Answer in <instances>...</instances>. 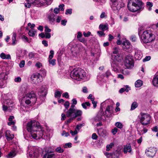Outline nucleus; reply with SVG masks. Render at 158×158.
<instances>
[{
    "mask_svg": "<svg viewBox=\"0 0 158 158\" xmlns=\"http://www.w3.org/2000/svg\"><path fill=\"white\" fill-rule=\"evenodd\" d=\"M27 130L30 132L31 137L35 139L43 137L44 134V128L37 122L31 121L27 123Z\"/></svg>",
    "mask_w": 158,
    "mask_h": 158,
    "instance_id": "1",
    "label": "nucleus"
},
{
    "mask_svg": "<svg viewBox=\"0 0 158 158\" xmlns=\"http://www.w3.org/2000/svg\"><path fill=\"white\" fill-rule=\"evenodd\" d=\"M86 76V73L84 70L79 68L74 69L70 74L71 78L78 81L84 79Z\"/></svg>",
    "mask_w": 158,
    "mask_h": 158,
    "instance_id": "2",
    "label": "nucleus"
},
{
    "mask_svg": "<svg viewBox=\"0 0 158 158\" xmlns=\"http://www.w3.org/2000/svg\"><path fill=\"white\" fill-rule=\"evenodd\" d=\"M37 98L35 94L31 91L27 93L22 99V103H25L28 106L33 105L35 103Z\"/></svg>",
    "mask_w": 158,
    "mask_h": 158,
    "instance_id": "3",
    "label": "nucleus"
},
{
    "mask_svg": "<svg viewBox=\"0 0 158 158\" xmlns=\"http://www.w3.org/2000/svg\"><path fill=\"white\" fill-rule=\"evenodd\" d=\"M155 39V35L149 30L144 31L140 37L142 42L148 43L154 41Z\"/></svg>",
    "mask_w": 158,
    "mask_h": 158,
    "instance_id": "4",
    "label": "nucleus"
},
{
    "mask_svg": "<svg viewBox=\"0 0 158 158\" xmlns=\"http://www.w3.org/2000/svg\"><path fill=\"white\" fill-rule=\"evenodd\" d=\"M75 106L72 105L71 106L70 108L67 112V116H73V117H77L81 116L82 113L81 110L74 108Z\"/></svg>",
    "mask_w": 158,
    "mask_h": 158,
    "instance_id": "5",
    "label": "nucleus"
},
{
    "mask_svg": "<svg viewBox=\"0 0 158 158\" xmlns=\"http://www.w3.org/2000/svg\"><path fill=\"white\" fill-rule=\"evenodd\" d=\"M30 79L31 82L36 85L39 84L43 81L42 76L38 73L33 74L31 76Z\"/></svg>",
    "mask_w": 158,
    "mask_h": 158,
    "instance_id": "6",
    "label": "nucleus"
},
{
    "mask_svg": "<svg viewBox=\"0 0 158 158\" xmlns=\"http://www.w3.org/2000/svg\"><path fill=\"white\" fill-rule=\"evenodd\" d=\"M140 114V122L142 125H146L149 123L151 117L149 114L143 113H141Z\"/></svg>",
    "mask_w": 158,
    "mask_h": 158,
    "instance_id": "7",
    "label": "nucleus"
},
{
    "mask_svg": "<svg viewBox=\"0 0 158 158\" xmlns=\"http://www.w3.org/2000/svg\"><path fill=\"white\" fill-rule=\"evenodd\" d=\"M124 64L127 69H130L133 66V60L132 56L127 55L126 57Z\"/></svg>",
    "mask_w": 158,
    "mask_h": 158,
    "instance_id": "8",
    "label": "nucleus"
},
{
    "mask_svg": "<svg viewBox=\"0 0 158 158\" xmlns=\"http://www.w3.org/2000/svg\"><path fill=\"white\" fill-rule=\"evenodd\" d=\"M156 151L157 149L156 148L151 147L146 149L145 153L147 156L152 158L155 156Z\"/></svg>",
    "mask_w": 158,
    "mask_h": 158,
    "instance_id": "9",
    "label": "nucleus"
},
{
    "mask_svg": "<svg viewBox=\"0 0 158 158\" xmlns=\"http://www.w3.org/2000/svg\"><path fill=\"white\" fill-rule=\"evenodd\" d=\"M123 6V3L121 2H116L112 3L111 8L114 11L118 10Z\"/></svg>",
    "mask_w": 158,
    "mask_h": 158,
    "instance_id": "10",
    "label": "nucleus"
},
{
    "mask_svg": "<svg viewBox=\"0 0 158 158\" xmlns=\"http://www.w3.org/2000/svg\"><path fill=\"white\" fill-rule=\"evenodd\" d=\"M128 8L129 10L133 12H138V5L133 4L131 3H128Z\"/></svg>",
    "mask_w": 158,
    "mask_h": 158,
    "instance_id": "11",
    "label": "nucleus"
},
{
    "mask_svg": "<svg viewBox=\"0 0 158 158\" xmlns=\"http://www.w3.org/2000/svg\"><path fill=\"white\" fill-rule=\"evenodd\" d=\"M123 48L125 51L130 52L131 51L132 46L129 42L127 40H126L123 43Z\"/></svg>",
    "mask_w": 158,
    "mask_h": 158,
    "instance_id": "12",
    "label": "nucleus"
},
{
    "mask_svg": "<svg viewBox=\"0 0 158 158\" xmlns=\"http://www.w3.org/2000/svg\"><path fill=\"white\" fill-rule=\"evenodd\" d=\"M50 54L49 56L48 57V61L50 64H51L52 66H54L56 64V60L55 59H52L53 57L54 54V51L53 50H51L50 52Z\"/></svg>",
    "mask_w": 158,
    "mask_h": 158,
    "instance_id": "13",
    "label": "nucleus"
},
{
    "mask_svg": "<svg viewBox=\"0 0 158 158\" xmlns=\"http://www.w3.org/2000/svg\"><path fill=\"white\" fill-rule=\"evenodd\" d=\"M47 88L46 86H42L39 91V93L40 95L42 96H45L47 94Z\"/></svg>",
    "mask_w": 158,
    "mask_h": 158,
    "instance_id": "14",
    "label": "nucleus"
},
{
    "mask_svg": "<svg viewBox=\"0 0 158 158\" xmlns=\"http://www.w3.org/2000/svg\"><path fill=\"white\" fill-rule=\"evenodd\" d=\"M53 0H39V7L45 5L46 4L50 5Z\"/></svg>",
    "mask_w": 158,
    "mask_h": 158,
    "instance_id": "15",
    "label": "nucleus"
},
{
    "mask_svg": "<svg viewBox=\"0 0 158 158\" xmlns=\"http://www.w3.org/2000/svg\"><path fill=\"white\" fill-rule=\"evenodd\" d=\"M5 136L8 140H10L14 138V135L10 131L7 130L5 132Z\"/></svg>",
    "mask_w": 158,
    "mask_h": 158,
    "instance_id": "16",
    "label": "nucleus"
},
{
    "mask_svg": "<svg viewBox=\"0 0 158 158\" xmlns=\"http://www.w3.org/2000/svg\"><path fill=\"white\" fill-rule=\"evenodd\" d=\"M112 107L111 106H108L106 108L105 111V115L107 117L110 116L112 114Z\"/></svg>",
    "mask_w": 158,
    "mask_h": 158,
    "instance_id": "17",
    "label": "nucleus"
},
{
    "mask_svg": "<svg viewBox=\"0 0 158 158\" xmlns=\"http://www.w3.org/2000/svg\"><path fill=\"white\" fill-rule=\"evenodd\" d=\"M131 89V87L128 85H124V87L121 88L119 90V92L122 93L125 91L128 92Z\"/></svg>",
    "mask_w": 158,
    "mask_h": 158,
    "instance_id": "18",
    "label": "nucleus"
},
{
    "mask_svg": "<svg viewBox=\"0 0 158 158\" xmlns=\"http://www.w3.org/2000/svg\"><path fill=\"white\" fill-rule=\"evenodd\" d=\"M152 82L154 86H158V74H156L154 76Z\"/></svg>",
    "mask_w": 158,
    "mask_h": 158,
    "instance_id": "19",
    "label": "nucleus"
},
{
    "mask_svg": "<svg viewBox=\"0 0 158 158\" xmlns=\"http://www.w3.org/2000/svg\"><path fill=\"white\" fill-rule=\"evenodd\" d=\"M131 148L130 144H127L125 145L123 148V152L126 153L127 152H131Z\"/></svg>",
    "mask_w": 158,
    "mask_h": 158,
    "instance_id": "20",
    "label": "nucleus"
},
{
    "mask_svg": "<svg viewBox=\"0 0 158 158\" xmlns=\"http://www.w3.org/2000/svg\"><path fill=\"white\" fill-rule=\"evenodd\" d=\"M55 154L48 152L44 155L43 158H55Z\"/></svg>",
    "mask_w": 158,
    "mask_h": 158,
    "instance_id": "21",
    "label": "nucleus"
},
{
    "mask_svg": "<svg viewBox=\"0 0 158 158\" xmlns=\"http://www.w3.org/2000/svg\"><path fill=\"white\" fill-rule=\"evenodd\" d=\"M17 36V35L16 33L13 32L12 33V45H15L17 43V41L16 40V37Z\"/></svg>",
    "mask_w": 158,
    "mask_h": 158,
    "instance_id": "22",
    "label": "nucleus"
},
{
    "mask_svg": "<svg viewBox=\"0 0 158 158\" xmlns=\"http://www.w3.org/2000/svg\"><path fill=\"white\" fill-rule=\"evenodd\" d=\"M0 56L3 59L9 60L11 59L10 55H6L5 53H2L1 54Z\"/></svg>",
    "mask_w": 158,
    "mask_h": 158,
    "instance_id": "23",
    "label": "nucleus"
},
{
    "mask_svg": "<svg viewBox=\"0 0 158 158\" xmlns=\"http://www.w3.org/2000/svg\"><path fill=\"white\" fill-rule=\"evenodd\" d=\"M117 62H112L111 64V66L113 68V69L115 72H117L118 71V67Z\"/></svg>",
    "mask_w": 158,
    "mask_h": 158,
    "instance_id": "24",
    "label": "nucleus"
},
{
    "mask_svg": "<svg viewBox=\"0 0 158 158\" xmlns=\"http://www.w3.org/2000/svg\"><path fill=\"white\" fill-rule=\"evenodd\" d=\"M112 57L114 61V62H117L119 61L120 60L119 58L120 56L119 54L112 55Z\"/></svg>",
    "mask_w": 158,
    "mask_h": 158,
    "instance_id": "25",
    "label": "nucleus"
},
{
    "mask_svg": "<svg viewBox=\"0 0 158 158\" xmlns=\"http://www.w3.org/2000/svg\"><path fill=\"white\" fill-rule=\"evenodd\" d=\"M28 56L30 59L36 58L38 57V54L37 53L31 52L29 53Z\"/></svg>",
    "mask_w": 158,
    "mask_h": 158,
    "instance_id": "26",
    "label": "nucleus"
},
{
    "mask_svg": "<svg viewBox=\"0 0 158 158\" xmlns=\"http://www.w3.org/2000/svg\"><path fill=\"white\" fill-rule=\"evenodd\" d=\"M144 8V4L141 0H139V12L143 10Z\"/></svg>",
    "mask_w": 158,
    "mask_h": 158,
    "instance_id": "27",
    "label": "nucleus"
},
{
    "mask_svg": "<svg viewBox=\"0 0 158 158\" xmlns=\"http://www.w3.org/2000/svg\"><path fill=\"white\" fill-rule=\"evenodd\" d=\"M14 118L13 116H10L8 118L9 122L8 123V125L10 126L12 125H14L15 124V122L13 121V119Z\"/></svg>",
    "mask_w": 158,
    "mask_h": 158,
    "instance_id": "28",
    "label": "nucleus"
},
{
    "mask_svg": "<svg viewBox=\"0 0 158 158\" xmlns=\"http://www.w3.org/2000/svg\"><path fill=\"white\" fill-rule=\"evenodd\" d=\"M62 93L63 92L62 91H59L58 90H56L55 93V97L56 98H60L61 97Z\"/></svg>",
    "mask_w": 158,
    "mask_h": 158,
    "instance_id": "29",
    "label": "nucleus"
},
{
    "mask_svg": "<svg viewBox=\"0 0 158 158\" xmlns=\"http://www.w3.org/2000/svg\"><path fill=\"white\" fill-rule=\"evenodd\" d=\"M99 27L100 29L102 30L103 31L106 30L108 29V25L106 24L103 25L101 24L99 25Z\"/></svg>",
    "mask_w": 158,
    "mask_h": 158,
    "instance_id": "30",
    "label": "nucleus"
},
{
    "mask_svg": "<svg viewBox=\"0 0 158 158\" xmlns=\"http://www.w3.org/2000/svg\"><path fill=\"white\" fill-rule=\"evenodd\" d=\"M16 153L15 151H13L10 152L8 155H7V157L8 158H12L14 157Z\"/></svg>",
    "mask_w": 158,
    "mask_h": 158,
    "instance_id": "31",
    "label": "nucleus"
},
{
    "mask_svg": "<svg viewBox=\"0 0 158 158\" xmlns=\"http://www.w3.org/2000/svg\"><path fill=\"white\" fill-rule=\"evenodd\" d=\"M98 132L100 133V135H101L102 136L106 135L107 133L105 130L103 129L99 130Z\"/></svg>",
    "mask_w": 158,
    "mask_h": 158,
    "instance_id": "32",
    "label": "nucleus"
},
{
    "mask_svg": "<svg viewBox=\"0 0 158 158\" xmlns=\"http://www.w3.org/2000/svg\"><path fill=\"white\" fill-rule=\"evenodd\" d=\"M54 17L55 15L53 14H51L48 16L49 20L52 22H54L55 20V18Z\"/></svg>",
    "mask_w": 158,
    "mask_h": 158,
    "instance_id": "33",
    "label": "nucleus"
},
{
    "mask_svg": "<svg viewBox=\"0 0 158 158\" xmlns=\"http://www.w3.org/2000/svg\"><path fill=\"white\" fill-rule=\"evenodd\" d=\"M114 144L113 143H111L110 144H108L106 146V150L109 151L114 146Z\"/></svg>",
    "mask_w": 158,
    "mask_h": 158,
    "instance_id": "34",
    "label": "nucleus"
},
{
    "mask_svg": "<svg viewBox=\"0 0 158 158\" xmlns=\"http://www.w3.org/2000/svg\"><path fill=\"white\" fill-rule=\"evenodd\" d=\"M138 106V104L136 102H134L132 104L131 106V110L135 109Z\"/></svg>",
    "mask_w": 158,
    "mask_h": 158,
    "instance_id": "35",
    "label": "nucleus"
},
{
    "mask_svg": "<svg viewBox=\"0 0 158 158\" xmlns=\"http://www.w3.org/2000/svg\"><path fill=\"white\" fill-rule=\"evenodd\" d=\"M55 151L59 153H62L64 152V150L60 147L59 146L56 148Z\"/></svg>",
    "mask_w": 158,
    "mask_h": 158,
    "instance_id": "36",
    "label": "nucleus"
},
{
    "mask_svg": "<svg viewBox=\"0 0 158 158\" xmlns=\"http://www.w3.org/2000/svg\"><path fill=\"white\" fill-rule=\"evenodd\" d=\"M119 51V49L118 47H114L113 48V51L112 55H117L118 54V53Z\"/></svg>",
    "mask_w": 158,
    "mask_h": 158,
    "instance_id": "37",
    "label": "nucleus"
},
{
    "mask_svg": "<svg viewBox=\"0 0 158 158\" xmlns=\"http://www.w3.org/2000/svg\"><path fill=\"white\" fill-rule=\"evenodd\" d=\"M90 105V103L88 102H86L85 103H82L81 104V106L82 107L85 109L87 108V106H89Z\"/></svg>",
    "mask_w": 158,
    "mask_h": 158,
    "instance_id": "38",
    "label": "nucleus"
},
{
    "mask_svg": "<svg viewBox=\"0 0 158 158\" xmlns=\"http://www.w3.org/2000/svg\"><path fill=\"white\" fill-rule=\"evenodd\" d=\"M115 126L120 129L122 128L123 126L122 124L119 122H116L115 124Z\"/></svg>",
    "mask_w": 158,
    "mask_h": 158,
    "instance_id": "39",
    "label": "nucleus"
},
{
    "mask_svg": "<svg viewBox=\"0 0 158 158\" xmlns=\"http://www.w3.org/2000/svg\"><path fill=\"white\" fill-rule=\"evenodd\" d=\"M36 31H33V30H30L28 32V34L30 36L33 37L35 35Z\"/></svg>",
    "mask_w": 158,
    "mask_h": 158,
    "instance_id": "40",
    "label": "nucleus"
},
{
    "mask_svg": "<svg viewBox=\"0 0 158 158\" xmlns=\"http://www.w3.org/2000/svg\"><path fill=\"white\" fill-rule=\"evenodd\" d=\"M129 3L133 4L138 5V0H130Z\"/></svg>",
    "mask_w": 158,
    "mask_h": 158,
    "instance_id": "41",
    "label": "nucleus"
},
{
    "mask_svg": "<svg viewBox=\"0 0 158 158\" xmlns=\"http://www.w3.org/2000/svg\"><path fill=\"white\" fill-rule=\"evenodd\" d=\"M85 125V124L84 123L81 124H80L77 125L76 127V130H80L81 128V127L83 126H84Z\"/></svg>",
    "mask_w": 158,
    "mask_h": 158,
    "instance_id": "42",
    "label": "nucleus"
},
{
    "mask_svg": "<svg viewBox=\"0 0 158 158\" xmlns=\"http://www.w3.org/2000/svg\"><path fill=\"white\" fill-rule=\"evenodd\" d=\"M26 88V85H22L21 86L20 90L21 92H22V93H24V91H25Z\"/></svg>",
    "mask_w": 158,
    "mask_h": 158,
    "instance_id": "43",
    "label": "nucleus"
},
{
    "mask_svg": "<svg viewBox=\"0 0 158 158\" xmlns=\"http://www.w3.org/2000/svg\"><path fill=\"white\" fill-rule=\"evenodd\" d=\"M35 66L38 68H40L42 66V64L39 62H37L35 64Z\"/></svg>",
    "mask_w": 158,
    "mask_h": 158,
    "instance_id": "44",
    "label": "nucleus"
},
{
    "mask_svg": "<svg viewBox=\"0 0 158 158\" xmlns=\"http://www.w3.org/2000/svg\"><path fill=\"white\" fill-rule=\"evenodd\" d=\"M41 72L42 75L41 76H42V78H43V77H44L46 76V72L45 69L41 70Z\"/></svg>",
    "mask_w": 158,
    "mask_h": 158,
    "instance_id": "45",
    "label": "nucleus"
},
{
    "mask_svg": "<svg viewBox=\"0 0 158 158\" xmlns=\"http://www.w3.org/2000/svg\"><path fill=\"white\" fill-rule=\"evenodd\" d=\"M22 38L23 41L24 42H27L29 41V40L27 37L24 35H22Z\"/></svg>",
    "mask_w": 158,
    "mask_h": 158,
    "instance_id": "46",
    "label": "nucleus"
},
{
    "mask_svg": "<svg viewBox=\"0 0 158 158\" xmlns=\"http://www.w3.org/2000/svg\"><path fill=\"white\" fill-rule=\"evenodd\" d=\"M151 59V57L150 56H146L144 59L143 60V62L147 61Z\"/></svg>",
    "mask_w": 158,
    "mask_h": 158,
    "instance_id": "47",
    "label": "nucleus"
},
{
    "mask_svg": "<svg viewBox=\"0 0 158 158\" xmlns=\"http://www.w3.org/2000/svg\"><path fill=\"white\" fill-rule=\"evenodd\" d=\"M24 65L25 61L24 60H22L19 64V66L20 68H23L24 66Z\"/></svg>",
    "mask_w": 158,
    "mask_h": 158,
    "instance_id": "48",
    "label": "nucleus"
},
{
    "mask_svg": "<svg viewBox=\"0 0 158 158\" xmlns=\"http://www.w3.org/2000/svg\"><path fill=\"white\" fill-rule=\"evenodd\" d=\"M118 130V129L116 127H114L112 130L111 132L114 135H115L117 132Z\"/></svg>",
    "mask_w": 158,
    "mask_h": 158,
    "instance_id": "49",
    "label": "nucleus"
},
{
    "mask_svg": "<svg viewBox=\"0 0 158 158\" xmlns=\"http://www.w3.org/2000/svg\"><path fill=\"white\" fill-rule=\"evenodd\" d=\"M92 104H93V107L95 108L97 106V102L94 100V99H91V101Z\"/></svg>",
    "mask_w": 158,
    "mask_h": 158,
    "instance_id": "50",
    "label": "nucleus"
},
{
    "mask_svg": "<svg viewBox=\"0 0 158 158\" xmlns=\"http://www.w3.org/2000/svg\"><path fill=\"white\" fill-rule=\"evenodd\" d=\"M141 132L140 133V135H142L144 133H145L148 131V129L145 128H143V129L140 130Z\"/></svg>",
    "mask_w": 158,
    "mask_h": 158,
    "instance_id": "51",
    "label": "nucleus"
},
{
    "mask_svg": "<svg viewBox=\"0 0 158 158\" xmlns=\"http://www.w3.org/2000/svg\"><path fill=\"white\" fill-rule=\"evenodd\" d=\"M61 135L63 136L67 137L69 135V133L68 132H66L65 131H63L61 134Z\"/></svg>",
    "mask_w": 158,
    "mask_h": 158,
    "instance_id": "52",
    "label": "nucleus"
},
{
    "mask_svg": "<svg viewBox=\"0 0 158 158\" xmlns=\"http://www.w3.org/2000/svg\"><path fill=\"white\" fill-rule=\"evenodd\" d=\"M45 31V32H50L51 31V30L47 26H45L44 27Z\"/></svg>",
    "mask_w": 158,
    "mask_h": 158,
    "instance_id": "53",
    "label": "nucleus"
},
{
    "mask_svg": "<svg viewBox=\"0 0 158 158\" xmlns=\"http://www.w3.org/2000/svg\"><path fill=\"white\" fill-rule=\"evenodd\" d=\"M80 41L85 44L86 43V41L84 38H81L79 39Z\"/></svg>",
    "mask_w": 158,
    "mask_h": 158,
    "instance_id": "54",
    "label": "nucleus"
},
{
    "mask_svg": "<svg viewBox=\"0 0 158 158\" xmlns=\"http://www.w3.org/2000/svg\"><path fill=\"white\" fill-rule=\"evenodd\" d=\"M83 34L85 37H88L91 34V32L89 31H88L87 33H86L85 32H84Z\"/></svg>",
    "mask_w": 158,
    "mask_h": 158,
    "instance_id": "55",
    "label": "nucleus"
},
{
    "mask_svg": "<svg viewBox=\"0 0 158 158\" xmlns=\"http://www.w3.org/2000/svg\"><path fill=\"white\" fill-rule=\"evenodd\" d=\"M65 108L67 109L69 106V103L68 101H66L64 104Z\"/></svg>",
    "mask_w": 158,
    "mask_h": 158,
    "instance_id": "56",
    "label": "nucleus"
},
{
    "mask_svg": "<svg viewBox=\"0 0 158 158\" xmlns=\"http://www.w3.org/2000/svg\"><path fill=\"white\" fill-rule=\"evenodd\" d=\"M32 4L30 2H28L25 4V6L27 8H30L31 6V5Z\"/></svg>",
    "mask_w": 158,
    "mask_h": 158,
    "instance_id": "57",
    "label": "nucleus"
},
{
    "mask_svg": "<svg viewBox=\"0 0 158 158\" xmlns=\"http://www.w3.org/2000/svg\"><path fill=\"white\" fill-rule=\"evenodd\" d=\"M45 37L47 39H49L51 37V34L48 32H45Z\"/></svg>",
    "mask_w": 158,
    "mask_h": 158,
    "instance_id": "58",
    "label": "nucleus"
},
{
    "mask_svg": "<svg viewBox=\"0 0 158 158\" xmlns=\"http://www.w3.org/2000/svg\"><path fill=\"white\" fill-rule=\"evenodd\" d=\"M97 33L100 36H102L105 35V34L103 31H98Z\"/></svg>",
    "mask_w": 158,
    "mask_h": 158,
    "instance_id": "59",
    "label": "nucleus"
},
{
    "mask_svg": "<svg viewBox=\"0 0 158 158\" xmlns=\"http://www.w3.org/2000/svg\"><path fill=\"white\" fill-rule=\"evenodd\" d=\"M2 109L3 110L5 111H7L8 110V106L5 105H3L2 106Z\"/></svg>",
    "mask_w": 158,
    "mask_h": 158,
    "instance_id": "60",
    "label": "nucleus"
},
{
    "mask_svg": "<svg viewBox=\"0 0 158 158\" xmlns=\"http://www.w3.org/2000/svg\"><path fill=\"white\" fill-rule=\"evenodd\" d=\"M64 4H61L59 6V10L62 11L64 10Z\"/></svg>",
    "mask_w": 158,
    "mask_h": 158,
    "instance_id": "61",
    "label": "nucleus"
},
{
    "mask_svg": "<svg viewBox=\"0 0 158 158\" xmlns=\"http://www.w3.org/2000/svg\"><path fill=\"white\" fill-rule=\"evenodd\" d=\"M62 96L63 97H65L66 98H69V95L68 93L67 92H66L62 94Z\"/></svg>",
    "mask_w": 158,
    "mask_h": 158,
    "instance_id": "62",
    "label": "nucleus"
},
{
    "mask_svg": "<svg viewBox=\"0 0 158 158\" xmlns=\"http://www.w3.org/2000/svg\"><path fill=\"white\" fill-rule=\"evenodd\" d=\"M122 73L124 75H128L129 74V72L126 69L123 70Z\"/></svg>",
    "mask_w": 158,
    "mask_h": 158,
    "instance_id": "63",
    "label": "nucleus"
},
{
    "mask_svg": "<svg viewBox=\"0 0 158 158\" xmlns=\"http://www.w3.org/2000/svg\"><path fill=\"white\" fill-rule=\"evenodd\" d=\"M72 10L71 9H68L66 10L65 12V14L67 15L68 14H71L72 13Z\"/></svg>",
    "mask_w": 158,
    "mask_h": 158,
    "instance_id": "64",
    "label": "nucleus"
}]
</instances>
